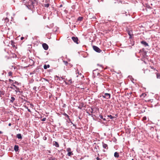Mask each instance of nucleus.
<instances>
[{"label": "nucleus", "instance_id": "62", "mask_svg": "<svg viewBox=\"0 0 160 160\" xmlns=\"http://www.w3.org/2000/svg\"><path fill=\"white\" fill-rule=\"evenodd\" d=\"M95 41V40H94V41ZM92 41V42H93V41Z\"/></svg>", "mask_w": 160, "mask_h": 160}, {"label": "nucleus", "instance_id": "49", "mask_svg": "<svg viewBox=\"0 0 160 160\" xmlns=\"http://www.w3.org/2000/svg\"><path fill=\"white\" fill-rule=\"evenodd\" d=\"M103 0H98V2L102 1Z\"/></svg>", "mask_w": 160, "mask_h": 160}, {"label": "nucleus", "instance_id": "2", "mask_svg": "<svg viewBox=\"0 0 160 160\" xmlns=\"http://www.w3.org/2000/svg\"><path fill=\"white\" fill-rule=\"evenodd\" d=\"M12 85L16 89V90H15V91L17 93L18 92L20 94H22L23 93V91H20L19 90V88L17 87V86H16L15 85L12 84Z\"/></svg>", "mask_w": 160, "mask_h": 160}, {"label": "nucleus", "instance_id": "59", "mask_svg": "<svg viewBox=\"0 0 160 160\" xmlns=\"http://www.w3.org/2000/svg\"><path fill=\"white\" fill-rule=\"evenodd\" d=\"M24 101H25V102H26V100L25 99H24Z\"/></svg>", "mask_w": 160, "mask_h": 160}, {"label": "nucleus", "instance_id": "47", "mask_svg": "<svg viewBox=\"0 0 160 160\" xmlns=\"http://www.w3.org/2000/svg\"><path fill=\"white\" fill-rule=\"evenodd\" d=\"M3 133V132L1 131H0V134H2Z\"/></svg>", "mask_w": 160, "mask_h": 160}, {"label": "nucleus", "instance_id": "37", "mask_svg": "<svg viewBox=\"0 0 160 160\" xmlns=\"http://www.w3.org/2000/svg\"><path fill=\"white\" fill-rule=\"evenodd\" d=\"M142 119L143 120H146L147 119V118L146 117H144Z\"/></svg>", "mask_w": 160, "mask_h": 160}, {"label": "nucleus", "instance_id": "7", "mask_svg": "<svg viewBox=\"0 0 160 160\" xmlns=\"http://www.w3.org/2000/svg\"><path fill=\"white\" fill-rule=\"evenodd\" d=\"M52 144L53 146H55L56 147H59V146L58 143L56 141H53Z\"/></svg>", "mask_w": 160, "mask_h": 160}, {"label": "nucleus", "instance_id": "52", "mask_svg": "<svg viewBox=\"0 0 160 160\" xmlns=\"http://www.w3.org/2000/svg\"><path fill=\"white\" fill-rule=\"evenodd\" d=\"M62 5H61L59 7H60V8H61V7H62Z\"/></svg>", "mask_w": 160, "mask_h": 160}, {"label": "nucleus", "instance_id": "14", "mask_svg": "<svg viewBox=\"0 0 160 160\" xmlns=\"http://www.w3.org/2000/svg\"><path fill=\"white\" fill-rule=\"evenodd\" d=\"M50 66L49 65V64H48V65L45 64L44 65L43 68L45 69H46L47 68H49L50 67Z\"/></svg>", "mask_w": 160, "mask_h": 160}, {"label": "nucleus", "instance_id": "34", "mask_svg": "<svg viewBox=\"0 0 160 160\" xmlns=\"http://www.w3.org/2000/svg\"><path fill=\"white\" fill-rule=\"evenodd\" d=\"M9 82H10V83H12V82H13V81L11 80V79H9Z\"/></svg>", "mask_w": 160, "mask_h": 160}, {"label": "nucleus", "instance_id": "17", "mask_svg": "<svg viewBox=\"0 0 160 160\" xmlns=\"http://www.w3.org/2000/svg\"><path fill=\"white\" fill-rule=\"evenodd\" d=\"M99 117L101 119H102L104 121L106 120V118H103V116L100 114H99Z\"/></svg>", "mask_w": 160, "mask_h": 160}, {"label": "nucleus", "instance_id": "20", "mask_svg": "<svg viewBox=\"0 0 160 160\" xmlns=\"http://www.w3.org/2000/svg\"><path fill=\"white\" fill-rule=\"evenodd\" d=\"M71 38L72 40H78V38L77 37H72Z\"/></svg>", "mask_w": 160, "mask_h": 160}, {"label": "nucleus", "instance_id": "60", "mask_svg": "<svg viewBox=\"0 0 160 160\" xmlns=\"http://www.w3.org/2000/svg\"><path fill=\"white\" fill-rule=\"evenodd\" d=\"M21 98L22 100H23V98Z\"/></svg>", "mask_w": 160, "mask_h": 160}, {"label": "nucleus", "instance_id": "43", "mask_svg": "<svg viewBox=\"0 0 160 160\" xmlns=\"http://www.w3.org/2000/svg\"><path fill=\"white\" fill-rule=\"evenodd\" d=\"M28 110L29 112H31V111L30 109L28 108Z\"/></svg>", "mask_w": 160, "mask_h": 160}, {"label": "nucleus", "instance_id": "10", "mask_svg": "<svg viewBox=\"0 0 160 160\" xmlns=\"http://www.w3.org/2000/svg\"><path fill=\"white\" fill-rule=\"evenodd\" d=\"M141 42L142 44L144 45L145 46H148V43L144 41H142Z\"/></svg>", "mask_w": 160, "mask_h": 160}, {"label": "nucleus", "instance_id": "41", "mask_svg": "<svg viewBox=\"0 0 160 160\" xmlns=\"http://www.w3.org/2000/svg\"><path fill=\"white\" fill-rule=\"evenodd\" d=\"M96 159L97 160H101V159L100 158H99L98 157H97L96 158Z\"/></svg>", "mask_w": 160, "mask_h": 160}, {"label": "nucleus", "instance_id": "30", "mask_svg": "<svg viewBox=\"0 0 160 160\" xmlns=\"http://www.w3.org/2000/svg\"><path fill=\"white\" fill-rule=\"evenodd\" d=\"M73 41L77 44L80 43V41Z\"/></svg>", "mask_w": 160, "mask_h": 160}, {"label": "nucleus", "instance_id": "15", "mask_svg": "<svg viewBox=\"0 0 160 160\" xmlns=\"http://www.w3.org/2000/svg\"><path fill=\"white\" fill-rule=\"evenodd\" d=\"M73 154L72 153V152L70 151L69 152H68L67 154V155L69 156H71Z\"/></svg>", "mask_w": 160, "mask_h": 160}, {"label": "nucleus", "instance_id": "28", "mask_svg": "<svg viewBox=\"0 0 160 160\" xmlns=\"http://www.w3.org/2000/svg\"><path fill=\"white\" fill-rule=\"evenodd\" d=\"M63 62L64 63V64L66 66H67L68 65V62L67 61H63Z\"/></svg>", "mask_w": 160, "mask_h": 160}, {"label": "nucleus", "instance_id": "4", "mask_svg": "<svg viewBox=\"0 0 160 160\" xmlns=\"http://www.w3.org/2000/svg\"><path fill=\"white\" fill-rule=\"evenodd\" d=\"M127 32L129 35V39L132 38L133 36L132 31L128 30L127 31Z\"/></svg>", "mask_w": 160, "mask_h": 160}, {"label": "nucleus", "instance_id": "27", "mask_svg": "<svg viewBox=\"0 0 160 160\" xmlns=\"http://www.w3.org/2000/svg\"><path fill=\"white\" fill-rule=\"evenodd\" d=\"M129 41L131 42V44L132 45H133L134 44V41Z\"/></svg>", "mask_w": 160, "mask_h": 160}, {"label": "nucleus", "instance_id": "8", "mask_svg": "<svg viewBox=\"0 0 160 160\" xmlns=\"http://www.w3.org/2000/svg\"><path fill=\"white\" fill-rule=\"evenodd\" d=\"M14 149L16 152L18 151L19 150V146L18 145H15L14 147Z\"/></svg>", "mask_w": 160, "mask_h": 160}, {"label": "nucleus", "instance_id": "31", "mask_svg": "<svg viewBox=\"0 0 160 160\" xmlns=\"http://www.w3.org/2000/svg\"><path fill=\"white\" fill-rule=\"evenodd\" d=\"M68 82H70V84H71V83H72V79H69L68 80Z\"/></svg>", "mask_w": 160, "mask_h": 160}, {"label": "nucleus", "instance_id": "56", "mask_svg": "<svg viewBox=\"0 0 160 160\" xmlns=\"http://www.w3.org/2000/svg\"><path fill=\"white\" fill-rule=\"evenodd\" d=\"M65 83H66V84H68V83H67V82H65Z\"/></svg>", "mask_w": 160, "mask_h": 160}, {"label": "nucleus", "instance_id": "1", "mask_svg": "<svg viewBox=\"0 0 160 160\" xmlns=\"http://www.w3.org/2000/svg\"><path fill=\"white\" fill-rule=\"evenodd\" d=\"M102 96L105 98L109 99L110 98L111 94L108 93H105L102 95Z\"/></svg>", "mask_w": 160, "mask_h": 160}, {"label": "nucleus", "instance_id": "48", "mask_svg": "<svg viewBox=\"0 0 160 160\" xmlns=\"http://www.w3.org/2000/svg\"><path fill=\"white\" fill-rule=\"evenodd\" d=\"M11 125V123H9L8 124V126H10Z\"/></svg>", "mask_w": 160, "mask_h": 160}, {"label": "nucleus", "instance_id": "12", "mask_svg": "<svg viewBox=\"0 0 160 160\" xmlns=\"http://www.w3.org/2000/svg\"><path fill=\"white\" fill-rule=\"evenodd\" d=\"M50 5V4L49 3H43V6L46 8H48L49 6Z\"/></svg>", "mask_w": 160, "mask_h": 160}, {"label": "nucleus", "instance_id": "32", "mask_svg": "<svg viewBox=\"0 0 160 160\" xmlns=\"http://www.w3.org/2000/svg\"><path fill=\"white\" fill-rule=\"evenodd\" d=\"M14 83L16 84L17 85L19 84L18 82L16 81H15L14 82H13V84Z\"/></svg>", "mask_w": 160, "mask_h": 160}, {"label": "nucleus", "instance_id": "29", "mask_svg": "<svg viewBox=\"0 0 160 160\" xmlns=\"http://www.w3.org/2000/svg\"><path fill=\"white\" fill-rule=\"evenodd\" d=\"M36 89H37V87L36 86L34 87L33 88V89L35 91V93H36V92L37 91Z\"/></svg>", "mask_w": 160, "mask_h": 160}, {"label": "nucleus", "instance_id": "6", "mask_svg": "<svg viewBox=\"0 0 160 160\" xmlns=\"http://www.w3.org/2000/svg\"><path fill=\"white\" fill-rule=\"evenodd\" d=\"M102 147L103 148L106 149V150H108V147L107 144L104 143L103 142H102Z\"/></svg>", "mask_w": 160, "mask_h": 160}, {"label": "nucleus", "instance_id": "44", "mask_svg": "<svg viewBox=\"0 0 160 160\" xmlns=\"http://www.w3.org/2000/svg\"><path fill=\"white\" fill-rule=\"evenodd\" d=\"M24 39L23 37H21V40H22Z\"/></svg>", "mask_w": 160, "mask_h": 160}, {"label": "nucleus", "instance_id": "54", "mask_svg": "<svg viewBox=\"0 0 160 160\" xmlns=\"http://www.w3.org/2000/svg\"><path fill=\"white\" fill-rule=\"evenodd\" d=\"M61 155H62V157H63V156H64L63 154V153H61Z\"/></svg>", "mask_w": 160, "mask_h": 160}, {"label": "nucleus", "instance_id": "16", "mask_svg": "<svg viewBox=\"0 0 160 160\" xmlns=\"http://www.w3.org/2000/svg\"><path fill=\"white\" fill-rule=\"evenodd\" d=\"M15 100V98L13 97H11V100H10V102H13Z\"/></svg>", "mask_w": 160, "mask_h": 160}, {"label": "nucleus", "instance_id": "39", "mask_svg": "<svg viewBox=\"0 0 160 160\" xmlns=\"http://www.w3.org/2000/svg\"><path fill=\"white\" fill-rule=\"evenodd\" d=\"M49 160H57V158H52V159H49Z\"/></svg>", "mask_w": 160, "mask_h": 160}, {"label": "nucleus", "instance_id": "19", "mask_svg": "<svg viewBox=\"0 0 160 160\" xmlns=\"http://www.w3.org/2000/svg\"><path fill=\"white\" fill-rule=\"evenodd\" d=\"M56 77L58 78L57 80L59 79V80H61L62 79H64V78H62V77H59L58 76H56Z\"/></svg>", "mask_w": 160, "mask_h": 160}, {"label": "nucleus", "instance_id": "13", "mask_svg": "<svg viewBox=\"0 0 160 160\" xmlns=\"http://www.w3.org/2000/svg\"><path fill=\"white\" fill-rule=\"evenodd\" d=\"M43 3H50L49 0H43L42 2Z\"/></svg>", "mask_w": 160, "mask_h": 160}, {"label": "nucleus", "instance_id": "51", "mask_svg": "<svg viewBox=\"0 0 160 160\" xmlns=\"http://www.w3.org/2000/svg\"><path fill=\"white\" fill-rule=\"evenodd\" d=\"M39 69V68H36V70L37 71V70H38Z\"/></svg>", "mask_w": 160, "mask_h": 160}, {"label": "nucleus", "instance_id": "55", "mask_svg": "<svg viewBox=\"0 0 160 160\" xmlns=\"http://www.w3.org/2000/svg\"><path fill=\"white\" fill-rule=\"evenodd\" d=\"M103 152H106V150H104V149H103Z\"/></svg>", "mask_w": 160, "mask_h": 160}, {"label": "nucleus", "instance_id": "5", "mask_svg": "<svg viewBox=\"0 0 160 160\" xmlns=\"http://www.w3.org/2000/svg\"><path fill=\"white\" fill-rule=\"evenodd\" d=\"M42 46L45 50H47L48 48V45L46 43H43L42 44Z\"/></svg>", "mask_w": 160, "mask_h": 160}, {"label": "nucleus", "instance_id": "53", "mask_svg": "<svg viewBox=\"0 0 160 160\" xmlns=\"http://www.w3.org/2000/svg\"><path fill=\"white\" fill-rule=\"evenodd\" d=\"M91 109H92V111L91 112H93V109L92 108H91Z\"/></svg>", "mask_w": 160, "mask_h": 160}, {"label": "nucleus", "instance_id": "50", "mask_svg": "<svg viewBox=\"0 0 160 160\" xmlns=\"http://www.w3.org/2000/svg\"><path fill=\"white\" fill-rule=\"evenodd\" d=\"M132 94V93H129V94L128 93V95H129V94H130V95H131Z\"/></svg>", "mask_w": 160, "mask_h": 160}, {"label": "nucleus", "instance_id": "45", "mask_svg": "<svg viewBox=\"0 0 160 160\" xmlns=\"http://www.w3.org/2000/svg\"><path fill=\"white\" fill-rule=\"evenodd\" d=\"M10 88L13 90H14V89H15L13 87H10Z\"/></svg>", "mask_w": 160, "mask_h": 160}, {"label": "nucleus", "instance_id": "22", "mask_svg": "<svg viewBox=\"0 0 160 160\" xmlns=\"http://www.w3.org/2000/svg\"><path fill=\"white\" fill-rule=\"evenodd\" d=\"M157 78L160 79V74L158 73H156Z\"/></svg>", "mask_w": 160, "mask_h": 160}, {"label": "nucleus", "instance_id": "26", "mask_svg": "<svg viewBox=\"0 0 160 160\" xmlns=\"http://www.w3.org/2000/svg\"><path fill=\"white\" fill-rule=\"evenodd\" d=\"M63 115L66 117V118H68L69 116L66 113H64Z\"/></svg>", "mask_w": 160, "mask_h": 160}, {"label": "nucleus", "instance_id": "21", "mask_svg": "<svg viewBox=\"0 0 160 160\" xmlns=\"http://www.w3.org/2000/svg\"><path fill=\"white\" fill-rule=\"evenodd\" d=\"M11 44L12 45L13 47H15V45H14V41H11Z\"/></svg>", "mask_w": 160, "mask_h": 160}, {"label": "nucleus", "instance_id": "36", "mask_svg": "<svg viewBox=\"0 0 160 160\" xmlns=\"http://www.w3.org/2000/svg\"><path fill=\"white\" fill-rule=\"evenodd\" d=\"M46 118H43L42 119V121H46Z\"/></svg>", "mask_w": 160, "mask_h": 160}, {"label": "nucleus", "instance_id": "58", "mask_svg": "<svg viewBox=\"0 0 160 160\" xmlns=\"http://www.w3.org/2000/svg\"><path fill=\"white\" fill-rule=\"evenodd\" d=\"M115 116L117 117L118 116V115L117 114H115Z\"/></svg>", "mask_w": 160, "mask_h": 160}, {"label": "nucleus", "instance_id": "23", "mask_svg": "<svg viewBox=\"0 0 160 160\" xmlns=\"http://www.w3.org/2000/svg\"><path fill=\"white\" fill-rule=\"evenodd\" d=\"M83 19V18L82 17H79L78 18V20L79 21H81Z\"/></svg>", "mask_w": 160, "mask_h": 160}, {"label": "nucleus", "instance_id": "42", "mask_svg": "<svg viewBox=\"0 0 160 160\" xmlns=\"http://www.w3.org/2000/svg\"><path fill=\"white\" fill-rule=\"evenodd\" d=\"M98 43L99 44H100L101 42L100 40L99 41H97Z\"/></svg>", "mask_w": 160, "mask_h": 160}, {"label": "nucleus", "instance_id": "3", "mask_svg": "<svg viewBox=\"0 0 160 160\" xmlns=\"http://www.w3.org/2000/svg\"><path fill=\"white\" fill-rule=\"evenodd\" d=\"M93 48L94 50L98 52H100L102 51L99 48L96 46H93Z\"/></svg>", "mask_w": 160, "mask_h": 160}, {"label": "nucleus", "instance_id": "18", "mask_svg": "<svg viewBox=\"0 0 160 160\" xmlns=\"http://www.w3.org/2000/svg\"><path fill=\"white\" fill-rule=\"evenodd\" d=\"M108 117L109 118H110L111 119H113V118H115L116 117H113L111 115H108Z\"/></svg>", "mask_w": 160, "mask_h": 160}, {"label": "nucleus", "instance_id": "38", "mask_svg": "<svg viewBox=\"0 0 160 160\" xmlns=\"http://www.w3.org/2000/svg\"><path fill=\"white\" fill-rule=\"evenodd\" d=\"M43 139L44 140H46L47 139V138L45 137V136H44L43 138Z\"/></svg>", "mask_w": 160, "mask_h": 160}, {"label": "nucleus", "instance_id": "35", "mask_svg": "<svg viewBox=\"0 0 160 160\" xmlns=\"http://www.w3.org/2000/svg\"><path fill=\"white\" fill-rule=\"evenodd\" d=\"M67 119L68 120V121L71 122L72 124V122H71V119H70V118H69V117H68V118Z\"/></svg>", "mask_w": 160, "mask_h": 160}, {"label": "nucleus", "instance_id": "57", "mask_svg": "<svg viewBox=\"0 0 160 160\" xmlns=\"http://www.w3.org/2000/svg\"><path fill=\"white\" fill-rule=\"evenodd\" d=\"M78 108H79L80 109H81V108L79 107H78Z\"/></svg>", "mask_w": 160, "mask_h": 160}, {"label": "nucleus", "instance_id": "46", "mask_svg": "<svg viewBox=\"0 0 160 160\" xmlns=\"http://www.w3.org/2000/svg\"><path fill=\"white\" fill-rule=\"evenodd\" d=\"M67 39L68 40H70V37H67Z\"/></svg>", "mask_w": 160, "mask_h": 160}, {"label": "nucleus", "instance_id": "63", "mask_svg": "<svg viewBox=\"0 0 160 160\" xmlns=\"http://www.w3.org/2000/svg\"><path fill=\"white\" fill-rule=\"evenodd\" d=\"M73 126H75V125L74 124H73Z\"/></svg>", "mask_w": 160, "mask_h": 160}, {"label": "nucleus", "instance_id": "11", "mask_svg": "<svg viewBox=\"0 0 160 160\" xmlns=\"http://www.w3.org/2000/svg\"><path fill=\"white\" fill-rule=\"evenodd\" d=\"M114 156L116 158H118L119 157V153L117 152H115L114 153Z\"/></svg>", "mask_w": 160, "mask_h": 160}, {"label": "nucleus", "instance_id": "25", "mask_svg": "<svg viewBox=\"0 0 160 160\" xmlns=\"http://www.w3.org/2000/svg\"><path fill=\"white\" fill-rule=\"evenodd\" d=\"M12 72L11 71H10L8 72V75L9 76H12Z\"/></svg>", "mask_w": 160, "mask_h": 160}, {"label": "nucleus", "instance_id": "61", "mask_svg": "<svg viewBox=\"0 0 160 160\" xmlns=\"http://www.w3.org/2000/svg\"><path fill=\"white\" fill-rule=\"evenodd\" d=\"M32 4H33V2H32Z\"/></svg>", "mask_w": 160, "mask_h": 160}, {"label": "nucleus", "instance_id": "33", "mask_svg": "<svg viewBox=\"0 0 160 160\" xmlns=\"http://www.w3.org/2000/svg\"><path fill=\"white\" fill-rule=\"evenodd\" d=\"M28 48L30 49L32 48V46L31 45H28Z\"/></svg>", "mask_w": 160, "mask_h": 160}, {"label": "nucleus", "instance_id": "9", "mask_svg": "<svg viewBox=\"0 0 160 160\" xmlns=\"http://www.w3.org/2000/svg\"><path fill=\"white\" fill-rule=\"evenodd\" d=\"M16 137L18 139H22V135L20 133L16 135Z\"/></svg>", "mask_w": 160, "mask_h": 160}, {"label": "nucleus", "instance_id": "24", "mask_svg": "<svg viewBox=\"0 0 160 160\" xmlns=\"http://www.w3.org/2000/svg\"><path fill=\"white\" fill-rule=\"evenodd\" d=\"M71 148H68L66 149L67 151L68 152L71 151Z\"/></svg>", "mask_w": 160, "mask_h": 160}, {"label": "nucleus", "instance_id": "40", "mask_svg": "<svg viewBox=\"0 0 160 160\" xmlns=\"http://www.w3.org/2000/svg\"><path fill=\"white\" fill-rule=\"evenodd\" d=\"M97 65L98 66H99L100 67H101L102 68H103V66H102V65H99V64H97Z\"/></svg>", "mask_w": 160, "mask_h": 160}]
</instances>
